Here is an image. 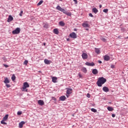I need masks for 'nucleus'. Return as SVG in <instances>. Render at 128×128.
Listing matches in <instances>:
<instances>
[{
  "mask_svg": "<svg viewBox=\"0 0 128 128\" xmlns=\"http://www.w3.org/2000/svg\"><path fill=\"white\" fill-rule=\"evenodd\" d=\"M110 60V57L108 56L105 55L104 56V60L106 62H108V60Z\"/></svg>",
  "mask_w": 128,
  "mask_h": 128,
  "instance_id": "9b49d317",
  "label": "nucleus"
},
{
  "mask_svg": "<svg viewBox=\"0 0 128 128\" xmlns=\"http://www.w3.org/2000/svg\"><path fill=\"white\" fill-rule=\"evenodd\" d=\"M72 90L71 89V88H68L67 89V90H66V94H72V92L71 91H72Z\"/></svg>",
  "mask_w": 128,
  "mask_h": 128,
  "instance_id": "b1692460",
  "label": "nucleus"
},
{
  "mask_svg": "<svg viewBox=\"0 0 128 128\" xmlns=\"http://www.w3.org/2000/svg\"><path fill=\"white\" fill-rule=\"evenodd\" d=\"M8 118V114H7L3 118L2 120H1V124H8V123L4 122Z\"/></svg>",
  "mask_w": 128,
  "mask_h": 128,
  "instance_id": "f03ea898",
  "label": "nucleus"
},
{
  "mask_svg": "<svg viewBox=\"0 0 128 128\" xmlns=\"http://www.w3.org/2000/svg\"><path fill=\"white\" fill-rule=\"evenodd\" d=\"M22 14H24V11L22 10L20 12V16H22Z\"/></svg>",
  "mask_w": 128,
  "mask_h": 128,
  "instance_id": "e433bc0d",
  "label": "nucleus"
},
{
  "mask_svg": "<svg viewBox=\"0 0 128 128\" xmlns=\"http://www.w3.org/2000/svg\"><path fill=\"white\" fill-rule=\"evenodd\" d=\"M20 32V28H17L12 32V34H18Z\"/></svg>",
  "mask_w": 128,
  "mask_h": 128,
  "instance_id": "20e7f679",
  "label": "nucleus"
},
{
  "mask_svg": "<svg viewBox=\"0 0 128 128\" xmlns=\"http://www.w3.org/2000/svg\"><path fill=\"white\" fill-rule=\"evenodd\" d=\"M91 111H92L93 112H98V110L94 108H91Z\"/></svg>",
  "mask_w": 128,
  "mask_h": 128,
  "instance_id": "7c9ffc66",
  "label": "nucleus"
},
{
  "mask_svg": "<svg viewBox=\"0 0 128 128\" xmlns=\"http://www.w3.org/2000/svg\"><path fill=\"white\" fill-rule=\"evenodd\" d=\"M89 16H90L91 18H94V15H92V14L91 13H90Z\"/></svg>",
  "mask_w": 128,
  "mask_h": 128,
  "instance_id": "a19ab883",
  "label": "nucleus"
},
{
  "mask_svg": "<svg viewBox=\"0 0 128 128\" xmlns=\"http://www.w3.org/2000/svg\"><path fill=\"white\" fill-rule=\"evenodd\" d=\"M85 64L86 66H94V62H86Z\"/></svg>",
  "mask_w": 128,
  "mask_h": 128,
  "instance_id": "0eeeda50",
  "label": "nucleus"
},
{
  "mask_svg": "<svg viewBox=\"0 0 128 128\" xmlns=\"http://www.w3.org/2000/svg\"><path fill=\"white\" fill-rule=\"evenodd\" d=\"M61 12L63 13L64 14H66V10H64V8H62V10H61Z\"/></svg>",
  "mask_w": 128,
  "mask_h": 128,
  "instance_id": "c756f323",
  "label": "nucleus"
},
{
  "mask_svg": "<svg viewBox=\"0 0 128 128\" xmlns=\"http://www.w3.org/2000/svg\"><path fill=\"white\" fill-rule=\"evenodd\" d=\"M82 26H83V28H90V25L84 22L82 24Z\"/></svg>",
  "mask_w": 128,
  "mask_h": 128,
  "instance_id": "a211bd4d",
  "label": "nucleus"
},
{
  "mask_svg": "<svg viewBox=\"0 0 128 128\" xmlns=\"http://www.w3.org/2000/svg\"><path fill=\"white\" fill-rule=\"evenodd\" d=\"M108 12V9H104L103 10V12H105L106 14Z\"/></svg>",
  "mask_w": 128,
  "mask_h": 128,
  "instance_id": "72a5a7b5",
  "label": "nucleus"
},
{
  "mask_svg": "<svg viewBox=\"0 0 128 128\" xmlns=\"http://www.w3.org/2000/svg\"><path fill=\"white\" fill-rule=\"evenodd\" d=\"M110 68H114V65H111Z\"/></svg>",
  "mask_w": 128,
  "mask_h": 128,
  "instance_id": "37998d69",
  "label": "nucleus"
},
{
  "mask_svg": "<svg viewBox=\"0 0 128 128\" xmlns=\"http://www.w3.org/2000/svg\"><path fill=\"white\" fill-rule=\"evenodd\" d=\"M28 60H26L24 62V64H26H26H28Z\"/></svg>",
  "mask_w": 128,
  "mask_h": 128,
  "instance_id": "c9c22d12",
  "label": "nucleus"
},
{
  "mask_svg": "<svg viewBox=\"0 0 128 128\" xmlns=\"http://www.w3.org/2000/svg\"><path fill=\"white\" fill-rule=\"evenodd\" d=\"M60 0V2H62V0Z\"/></svg>",
  "mask_w": 128,
  "mask_h": 128,
  "instance_id": "13d9d810",
  "label": "nucleus"
},
{
  "mask_svg": "<svg viewBox=\"0 0 128 128\" xmlns=\"http://www.w3.org/2000/svg\"><path fill=\"white\" fill-rule=\"evenodd\" d=\"M81 70L82 72H84V74H86V72H88V70H86V68L85 67H82Z\"/></svg>",
  "mask_w": 128,
  "mask_h": 128,
  "instance_id": "dca6fc26",
  "label": "nucleus"
},
{
  "mask_svg": "<svg viewBox=\"0 0 128 128\" xmlns=\"http://www.w3.org/2000/svg\"><path fill=\"white\" fill-rule=\"evenodd\" d=\"M86 30H88V28H86Z\"/></svg>",
  "mask_w": 128,
  "mask_h": 128,
  "instance_id": "864d4df0",
  "label": "nucleus"
},
{
  "mask_svg": "<svg viewBox=\"0 0 128 128\" xmlns=\"http://www.w3.org/2000/svg\"><path fill=\"white\" fill-rule=\"evenodd\" d=\"M66 40L67 42H70V38H67Z\"/></svg>",
  "mask_w": 128,
  "mask_h": 128,
  "instance_id": "09e8293b",
  "label": "nucleus"
},
{
  "mask_svg": "<svg viewBox=\"0 0 128 128\" xmlns=\"http://www.w3.org/2000/svg\"><path fill=\"white\" fill-rule=\"evenodd\" d=\"M78 76L80 78H82V76L81 75L80 73H79L78 74Z\"/></svg>",
  "mask_w": 128,
  "mask_h": 128,
  "instance_id": "58836bf2",
  "label": "nucleus"
},
{
  "mask_svg": "<svg viewBox=\"0 0 128 128\" xmlns=\"http://www.w3.org/2000/svg\"><path fill=\"white\" fill-rule=\"evenodd\" d=\"M38 104L40 106H44V100H40L38 101Z\"/></svg>",
  "mask_w": 128,
  "mask_h": 128,
  "instance_id": "9d476101",
  "label": "nucleus"
},
{
  "mask_svg": "<svg viewBox=\"0 0 128 128\" xmlns=\"http://www.w3.org/2000/svg\"><path fill=\"white\" fill-rule=\"evenodd\" d=\"M54 32L55 34H58L60 33L58 28H54Z\"/></svg>",
  "mask_w": 128,
  "mask_h": 128,
  "instance_id": "4be33fe9",
  "label": "nucleus"
},
{
  "mask_svg": "<svg viewBox=\"0 0 128 128\" xmlns=\"http://www.w3.org/2000/svg\"><path fill=\"white\" fill-rule=\"evenodd\" d=\"M4 66H5V68H8V64H4Z\"/></svg>",
  "mask_w": 128,
  "mask_h": 128,
  "instance_id": "79ce46f5",
  "label": "nucleus"
},
{
  "mask_svg": "<svg viewBox=\"0 0 128 128\" xmlns=\"http://www.w3.org/2000/svg\"><path fill=\"white\" fill-rule=\"evenodd\" d=\"M98 62L99 64H102V60H98Z\"/></svg>",
  "mask_w": 128,
  "mask_h": 128,
  "instance_id": "49530a36",
  "label": "nucleus"
},
{
  "mask_svg": "<svg viewBox=\"0 0 128 128\" xmlns=\"http://www.w3.org/2000/svg\"><path fill=\"white\" fill-rule=\"evenodd\" d=\"M30 88V84H28V82H24V85L22 86V89L25 90L26 88Z\"/></svg>",
  "mask_w": 128,
  "mask_h": 128,
  "instance_id": "39448f33",
  "label": "nucleus"
},
{
  "mask_svg": "<svg viewBox=\"0 0 128 128\" xmlns=\"http://www.w3.org/2000/svg\"><path fill=\"white\" fill-rule=\"evenodd\" d=\"M4 82L6 84V86L8 88H10V85L8 84H10V80L8 78H4Z\"/></svg>",
  "mask_w": 128,
  "mask_h": 128,
  "instance_id": "7ed1b4c3",
  "label": "nucleus"
},
{
  "mask_svg": "<svg viewBox=\"0 0 128 128\" xmlns=\"http://www.w3.org/2000/svg\"><path fill=\"white\" fill-rule=\"evenodd\" d=\"M59 24H60V26H65V24H64V22H62V21H61V22H59Z\"/></svg>",
  "mask_w": 128,
  "mask_h": 128,
  "instance_id": "a878e982",
  "label": "nucleus"
},
{
  "mask_svg": "<svg viewBox=\"0 0 128 128\" xmlns=\"http://www.w3.org/2000/svg\"><path fill=\"white\" fill-rule=\"evenodd\" d=\"M102 4H100V8H102Z\"/></svg>",
  "mask_w": 128,
  "mask_h": 128,
  "instance_id": "de8ad7c7",
  "label": "nucleus"
},
{
  "mask_svg": "<svg viewBox=\"0 0 128 128\" xmlns=\"http://www.w3.org/2000/svg\"><path fill=\"white\" fill-rule=\"evenodd\" d=\"M26 124V122L24 121H22L19 123V128H22V126H24V124Z\"/></svg>",
  "mask_w": 128,
  "mask_h": 128,
  "instance_id": "2eb2a0df",
  "label": "nucleus"
},
{
  "mask_svg": "<svg viewBox=\"0 0 128 128\" xmlns=\"http://www.w3.org/2000/svg\"><path fill=\"white\" fill-rule=\"evenodd\" d=\"M74 32H76L77 30L76 29V28H74Z\"/></svg>",
  "mask_w": 128,
  "mask_h": 128,
  "instance_id": "3c124183",
  "label": "nucleus"
},
{
  "mask_svg": "<svg viewBox=\"0 0 128 128\" xmlns=\"http://www.w3.org/2000/svg\"><path fill=\"white\" fill-rule=\"evenodd\" d=\"M24 90L25 92H28V90H26V88L25 90Z\"/></svg>",
  "mask_w": 128,
  "mask_h": 128,
  "instance_id": "8fccbe9b",
  "label": "nucleus"
},
{
  "mask_svg": "<svg viewBox=\"0 0 128 128\" xmlns=\"http://www.w3.org/2000/svg\"><path fill=\"white\" fill-rule=\"evenodd\" d=\"M52 100H54L55 102L56 100V98L54 97H52Z\"/></svg>",
  "mask_w": 128,
  "mask_h": 128,
  "instance_id": "ea45409f",
  "label": "nucleus"
},
{
  "mask_svg": "<svg viewBox=\"0 0 128 128\" xmlns=\"http://www.w3.org/2000/svg\"><path fill=\"white\" fill-rule=\"evenodd\" d=\"M100 40H102L104 42H106V38H104V36L100 37Z\"/></svg>",
  "mask_w": 128,
  "mask_h": 128,
  "instance_id": "cd10ccee",
  "label": "nucleus"
},
{
  "mask_svg": "<svg viewBox=\"0 0 128 128\" xmlns=\"http://www.w3.org/2000/svg\"><path fill=\"white\" fill-rule=\"evenodd\" d=\"M102 90L105 92H110V89H108V88L106 86H104L102 88Z\"/></svg>",
  "mask_w": 128,
  "mask_h": 128,
  "instance_id": "6e6552de",
  "label": "nucleus"
},
{
  "mask_svg": "<svg viewBox=\"0 0 128 128\" xmlns=\"http://www.w3.org/2000/svg\"><path fill=\"white\" fill-rule=\"evenodd\" d=\"M12 20H14V18L12 16H9L7 20L8 22H12Z\"/></svg>",
  "mask_w": 128,
  "mask_h": 128,
  "instance_id": "1a4fd4ad",
  "label": "nucleus"
},
{
  "mask_svg": "<svg viewBox=\"0 0 128 128\" xmlns=\"http://www.w3.org/2000/svg\"><path fill=\"white\" fill-rule=\"evenodd\" d=\"M92 74H98V71L97 69H93L92 70Z\"/></svg>",
  "mask_w": 128,
  "mask_h": 128,
  "instance_id": "4468645a",
  "label": "nucleus"
},
{
  "mask_svg": "<svg viewBox=\"0 0 128 128\" xmlns=\"http://www.w3.org/2000/svg\"><path fill=\"white\" fill-rule=\"evenodd\" d=\"M107 110L109 112H112V110H114V108H112V107L108 106V107Z\"/></svg>",
  "mask_w": 128,
  "mask_h": 128,
  "instance_id": "bb28decb",
  "label": "nucleus"
},
{
  "mask_svg": "<svg viewBox=\"0 0 128 128\" xmlns=\"http://www.w3.org/2000/svg\"><path fill=\"white\" fill-rule=\"evenodd\" d=\"M126 38H128V36H127V37Z\"/></svg>",
  "mask_w": 128,
  "mask_h": 128,
  "instance_id": "4d7b16f0",
  "label": "nucleus"
},
{
  "mask_svg": "<svg viewBox=\"0 0 128 128\" xmlns=\"http://www.w3.org/2000/svg\"><path fill=\"white\" fill-rule=\"evenodd\" d=\"M95 52L97 54H100V50L98 48H95Z\"/></svg>",
  "mask_w": 128,
  "mask_h": 128,
  "instance_id": "6ab92c4d",
  "label": "nucleus"
},
{
  "mask_svg": "<svg viewBox=\"0 0 128 128\" xmlns=\"http://www.w3.org/2000/svg\"><path fill=\"white\" fill-rule=\"evenodd\" d=\"M59 98L60 100H61L62 102H64L66 100V96H60Z\"/></svg>",
  "mask_w": 128,
  "mask_h": 128,
  "instance_id": "f8f14e48",
  "label": "nucleus"
},
{
  "mask_svg": "<svg viewBox=\"0 0 128 128\" xmlns=\"http://www.w3.org/2000/svg\"><path fill=\"white\" fill-rule=\"evenodd\" d=\"M66 16H72V12H66Z\"/></svg>",
  "mask_w": 128,
  "mask_h": 128,
  "instance_id": "2f4dec72",
  "label": "nucleus"
},
{
  "mask_svg": "<svg viewBox=\"0 0 128 128\" xmlns=\"http://www.w3.org/2000/svg\"><path fill=\"white\" fill-rule=\"evenodd\" d=\"M66 96L67 98H68V95H66Z\"/></svg>",
  "mask_w": 128,
  "mask_h": 128,
  "instance_id": "6e6d98bb",
  "label": "nucleus"
},
{
  "mask_svg": "<svg viewBox=\"0 0 128 128\" xmlns=\"http://www.w3.org/2000/svg\"><path fill=\"white\" fill-rule=\"evenodd\" d=\"M74 0V3L76 4H78V0Z\"/></svg>",
  "mask_w": 128,
  "mask_h": 128,
  "instance_id": "a18cd8bd",
  "label": "nucleus"
},
{
  "mask_svg": "<svg viewBox=\"0 0 128 128\" xmlns=\"http://www.w3.org/2000/svg\"><path fill=\"white\" fill-rule=\"evenodd\" d=\"M92 12H94V14H98V10H97L96 8H93L92 9Z\"/></svg>",
  "mask_w": 128,
  "mask_h": 128,
  "instance_id": "aec40b11",
  "label": "nucleus"
},
{
  "mask_svg": "<svg viewBox=\"0 0 128 128\" xmlns=\"http://www.w3.org/2000/svg\"><path fill=\"white\" fill-rule=\"evenodd\" d=\"M22 114V111H18L17 113L18 116H20V114Z\"/></svg>",
  "mask_w": 128,
  "mask_h": 128,
  "instance_id": "f704fd0d",
  "label": "nucleus"
},
{
  "mask_svg": "<svg viewBox=\"0 0 128 128\" xmlns=\"http://www.w3.org/2000/svg\"><path fill=\"white\" fill-rule=\"evenodd\" d=\"M86 96L88 98H90V93L87 94Z\"/></svg>",
  "mask_w": 128,
  "mask_h": 128,
  "instance_id": "4c0bfd02",
  "label": "nucleus"
},
{
  "mask_svg": "<svg viewBox=\"0 0 128 128\" xmlns=\"http://www.w3.org/2000/svg\"><path fill=\"white\" fill-rule=\"evenodd\" d=\"M12 80H16V76H14V74H13L12 76Z\"/></svg>",
  "mask_w": 128,
  "mask_h": 128,
  "instance_id": "473e14b6",
  "label": "nucleus"
},
{
  "mask_svg": "<svg viewBox=\"0 0 128 128\" xmlns=\"http://www.w3.org/2000/svg\"><path fill=\"white\" fill-rule=\"evenodd\" d=\"M112 118H116V114H112Z\"/></svg>",
  "mask_w": 128,
  "mask_h": 128,
  "instance_id": "c03bdc74",
  "label": "nucleus"
},
{
  "mask_svg": "<svg viewBox=\"0 0 128 128\" xmlns=\"http://www.w3.org/2000/svg\"><path fill=\"white\" fill-rule=\"evenodd\" d=\"M44 64H50V61L48 59H45L44 60Z\"/></svg>",
  "mask_w": 128,
  "mask_h": 128,
  "instance_id": "412c9836",
  "label": "nucleus"
},
{
  "mask_svg": "<svg viewBox=\"0 0 128 128\" xmlns=\"http://www.w3.org/2000/svg\"><path fill=\"white\" fill-rule=\"evenodd\" d=\"M42 2H44V0H41L40 1V2L37 4V6H40V4H42Z\"/></svg>",
  "mask_w": 128,
  "mask_h": 128,
  "instance_id": "c85d7f7f",
  "label": "nucleus"
},
{
  "mask_svg": "<svg viewBox=\"0 0 128 128\" xmlns=\"http://www.w3.org/2000/svg\"><path fill=\"white\" fill-rule=\"evenodd\" d=\"M57 80H58V78H56V77H52V82H54V84H56V82Z\"/></svg>",
  "mask_w": 128,
  "mask_h": 128,
  "instance_id": "5701e85b",
  "label": "nucleus"
},
{
  "mask_svg": "<svg viewBox=\"0 0 128 128\" xmlns=\"http://www.w3.org/2000/svg\"><path fill=\"white\" fill-rule=\"evenodd\" d=\"M106 82V79L104 77H100L98 78L96 84L98 86L102 87V84H104Z\"/></svg>",
  "mask_w": 128,
  "mask_h": 128,
  "instance_id": "f257e3e1",
  "label": "nucleus"
},
{
  "mask_svg": "<svg viewBox=\"0 0 128 128\" xmlns=\"http://www.w3.org/2000/svg\"><path fill=\"white\" fill-rule=\"evenodd\" d=\"M50 25L48 23H44L43 24V27L44 28H48Z\"/></svg>",
  "mask_w": 128,
  "mask_h": 128,
  "instance_id": "f3484780",
  "label": "nucleus"
},
{
  "mask_svg": "<svg viewBox=\"0 0 128 128\" xmlns=\"http://www.w3.org/2000/svg\"><path fill=\"white\" fill-rule=\"evenodd\" d=\"M56 10H60V12H62V7H60V6L58 5L56 7Z\"/></svg>",
  "mask_w": 128,
  "mask_h": 128,
  "instance_id": "393cba45",
  "label": "nucleus"
},
{
  "mask_svg": "<svg viewBox=\"0 0 128 128\" xmlns=\"http://www.w3.org/2000/svg\"><path fill=\"white\" fill-rule=\"evenodd\" d=\"M70 36L72 38H76V34L74 32H72L70 34Z\"/></svg>",
  "mask_w": 128,
  "mask_h": 128,
  "instance_id": "423d86ee",
  "label": "nucleus"
},
{
  "mask_svg": "<svg viewBox=\"0 0 128 128\" xmlns=\"http://www.w3.org/2000/svg\"><path fill=\"white\" fill-rule=\"evenodd\" d=\"M82 58L84 60H86L88 58V54L86 53H82Z\"/></svg>",
  "mask_w": 128,
  "mask_h": 128,
  "instance_id": "ddd939ff",
  "label": "nucleus"
},
{
  "mask_svg": "<svg viewBox=\"0 0 128 128\" xmlns=\"http://www.w3.org/2000/svg\"><path fill=\"white\" fill-rule=\"evenodd\" d=\"M44 46H46V42L44 43Z\"/></svg>",
  "mask_w": 128,
  "mask_h": 128,
  "instance_id": "603ef678",
  "label": "nucleus"
},
{
  "mask_svg": "<svg viewBox=\"0 0 128 128\" xmlns=\"http://www.w3.org/2000/svg\"><path fill=\"white\" fill-rule=\"evenodd\" d=\"M118 38H120V36H119L118 37Z\"/></svg>",
  "mask_w": 128,
  "mask_h": 128,
  "instance_id": "5fc2aeb1",
  "label": "nucleus"
}]
</instances>
